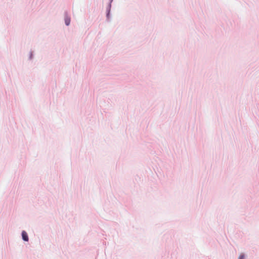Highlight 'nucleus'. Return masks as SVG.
Returning a JSON list of instances; mask_svg holds the SVG:
<instances>
[{
  "mask_svg": "<svg viewBox=\"0 0 259 259\" xmlns=\"http://www.w3.org/2000/svg\"><path fill=\"white\" fill-rule=\"evenodd\" d=\"M22 236L23 239L24 241H28V237L27 236V233L25 231H22Z\"/></svg>",
  "mask_w": 259,
  "mask_h": 259,
  "instance_id": "f257e3e1",
  "label": "nucleus"
},
{
  "mask_svg": "<svg viewBox=\"0 0 259 259\" xmlns=\"http://www.w3.org/2000/svg\"><path fill=\"white\" fill-rule=\"evenodd\" d=\"M65 24L66 25H69L70 22V19L69 18H66L65 20Z\"/></svg>",
  "mask_w": 259,
  "mask_h": 259,
  "instance_id": "f03ea898",
  "label": "nucleus"
},
{
  "mask_svg": "<svg viewBox=\"0 0 259 259\" xmlns=\"http://www.w3.org/2000/svg\"><path fill=\"white\" fill-rule=\"evenodd\" d=\"M244 258V255H240V256L239 257V258L238 259H243Z\"/></svg>",
  "mask_w": 259,
  "mask_h": 259,
  "instance_id": "7ed1b4c3",
  "label": "nucleus"
}]
</instances>
